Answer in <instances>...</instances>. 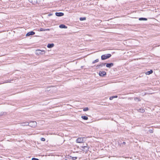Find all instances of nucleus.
Returning <instances> with one entry per match:
<instances>
[{
	"label": "nucleus",
	"instance_id": "2",
	"mask_svg": "<svg viewBox=\"0 0 160 160\" xmlns=\"http://www.w3.org/2000/svg\"><path fill=\"white\" fill-rule=\"evenodd\" d=\"M29 125L32 127H34L37 125V122L35 121H32L29 122Z\"/></svg>",
	"mask_w": 160,
	"mask_h": 160
},
{
	"label": "nucleus",
	"instance_id": "25",
	"mask_svg": "<svg viewBox=\"0 0 160 160\" xmlns=\"http://www.w3.org/2000/svg\"><path fill=\"white\" fill-rule=\"evenodd\" d=\"M149 132L150 133H152L153 132V131L152 130H149Z\"/></svg>",
	"mask_w": 160,
	"mask_h": 160
},
{
	"label": "nucleus",
	"instance_id": "31",
	"mask_svg": "<svg viewBox=\"0 0 160 160\" xmlns=\"http://www.w3.org/2000/svg\"><path fill=\"white\" fill-rule=\"evenodd\" d=\"M46 30H49V29H46Z\"/></svg>",
	"mask_w": 160,
	"mask_h": 160
},
{
	"label": "nucleus",
	"instance_id": "29",
	"mask_svg": "<svg viewBox=\"0 0 160 160\" xmlns=\"http://www.w3.org/2000/svg\"><path fill=\"white\" fill-rule=\"evenodd\" d=\"M52 14H48V16H50L51 15H52Z\"/></svg>",
	"mask_w": 160,
	"mask_h": 160
},
{
	"label": "nucleus",
	"instance_id": "9",
	"mask_svg": "<svg viewBox=\"0 0 160 160\" xmlns=\"http://www.w3.org/2000/svg\"><path fill=\"white\" fill-rule=\"evenodd\" d=\"M56 15L57 16H62L64 15V14L62 12H56Z\"/></svg>",
	"mask_w": 160,
	"mask_h": 160
},
{
	"label": "nucleus",
	"instance_id": "32",
	"mask_svg": "<svg viewBox=\"0 0 160 160\" xmlns=\"http://www.w3.org/2000/svg\"><path fill=\"white\" fill-rule=\"evenodd\" d=\"M67 160V159H65V160Z\"/></svg>",
	"mask_w": 160,
	"mask_h": 160
},
{
	"label": "nucleus",
	"instance_id": "27",
	"mask_svg": "<svg viewBox=\"0 0 160 160\" xmlns=\"http://www.w3.org/2000/svg\"><path fill=\"white\" fill-rule=\"evenodd\" d=\"M45 31V29H43V28H41V31Z\"/></svg>",
	"mask_w": 160,
	"mask_h": 160
},
{
	"label": "nucleus",
	"instance_id": "23",
	"mask_svg": "<svg viewBox=\"0 0 160 160\" xmlns=\"http://www.w3.org/2000/svg\"><path fill=\"white\" fill-rule=\"evenodd\" d=\"M135 100H138V101H139L140 100L138 98H134Z\"/></svg>",
	"mask_w": 160,
	"mask_h": 160
},
{
	"label": "nucleus",
	"instance_id": "19",
	"mask_svg": "<svg viewBox=\"0 0 160 160\" xmlns=\"http://www.w3.org/2000/svg\"><path fill=\"white\" fill-rule=\"evenodd\" d=\"M98 61H99L98 59H97L93 61V62H92V63L94 64V63H95L96 62H98Z\"/></svg>",
	"mask_w": 160,
	"mask_h": 160
},
{
	"label": "nucleus",
	"instance_id": "3",
	"mask_svg": "<svg viewBox=\"0 0 160 160\" xmlns=\"http://www.w3.org/2000/svg\"><path fill=\"white\" fill-rule=\"evenodd\" d=\"M84 138H78L76 140L77 142L79 143H82L83 142Z\"/></svg>",
	"mask_w": 160,
	"mask_h": 160
},
{
	"label": "nucleus",
	"instance_id": "14",
	"mask_svg": "<svg viewBox=\"0 0 160 160\" xmlns=\"http://www.w3.org/2000/svg\"><path fill=\"white\" fill-rule=\"evenodd\" d=\"M118 97L117 96H114L112 97H110L109 98V99L110 100H112L114 98H117Z\"/></svg>",
	"mask_w": 160,
	"mask_h": 160
},
{
	"label": "nucleus",
	"instance_id": "11",
	"mask_svg": "<svg viewBox=\"0 0 160 160\" xmlns=\"http://www.w3.org/2000/svg\"><path fill=\"white\" fill-rule=\"evenodd\" d=\"M54 46V44L53 43L50 44L49 43L47 45V47L49 48H51L53 47Z\"/></svg>",
	"mask_w": 160,
	"mask_h": 160
},
{
	"label": "nucleus",
	"instance_id": "24",
	"mask_svg": "<svg viewBox=\"0 0 160 160\" xmlns=\"http://www.w3.org/2000/svg\"><path fill=\"white\" fill-rule=\"evenodd\" d=\"M41 140L43 141H44L45 140V139L44 138H41Z\"/></svg>",
	"mask_w": 160,
	"mask_h": 160
},
{
	"label": "nucleus",
	"instance_id": "22",
	"mask_svg": "<svg viewBox=\"0 0 160 160\" xmlns=\"http://www.w3.org/2000/svg\"><path fill=\"white\" fill-rule=\"evenodd\" d=\"M88 108H85L83 109V110L84 111H88Z\"/></svg>",
	"mask_w": 160,
	"mask_h": 160
},
{
	"label": "nucleus",
	"instance_id": "17",
	"mask_svg": "<svg viewBox=\"0 0 160 160\" xmlns=\"http://www.w3.org/2000/svg\"><path fill=\"white\" fill-rule=\"evenodd\" d=\"M139 19V20H145V21H146L147 20V18H140Z\"/></svg>",
	"mask_w": 160,
	"mask_h": 160
},
{
	"label": "nucleus",
	"instance_id": "30",
	"mask_svg": "<svg viewBox=\"0 0 160 160\" xmlns=\"http://www.w3.org/2000/svg\"><path fill=\"white\" fill-rule=\"evenodd\" d=\"M123 143L124 144H125V142H123Z\"/></svg>",
	"mask_w": 160,
	"mask_h": 160
},
{
	"label": "nucleus",
	"instance_id": "5",
	"mask_svg": "<svg viewBox=\"0 0 160 160\" xmlns=\"http://www.w3.org/2000/svg\"><path fill=\"white\" fill-rule=\"evenodd\" d=\"M99 75L100 76L103 77L106 75V72L105 71H100L99 72Z\"/></svg>",
	"mask_w": 160,
	"mask_h": 160
},
{
	"label": "nucleus",
	"instance_id": "6",
	"mask_svg": "<svg viewBox=\"0 0 160 160\" xmlns=\"http://www.w3.org/2000/svg\"><path fill=\"white\" fill-rule=\"evenodd\" d=\"M35 34V32L33 31H31L27 33L26 35V36H29L32 35H33Z\"/></svg>",
	"mask_w": 160,
	"mask_h": 160
},
{
	"label": "nucleus",
	"instance_id": "1",
	"mask_svg": "<svg viewBox=\"0 0 160 160\" xmlns=\"http://www.w3.org/2000/svg\"><path fill=\"white\" fill-rule=\"evenodd\" d=\"M111 56V55L110 54L103 55L101 56V59L102 60H104L110 58Z\"/></svg>",
	"mask_w": 160,
	"mask_h": 160
},
{
	"label": "nucleus",
	"instance_id": "10",
	"mask_svg": "<svg viewBox=\"0 0 160 160\" xmlns=\"http://www.w3.org/2000/svg\"><path fill=\"white\" fill-rule=\"evenodd\" d=\"M29 123L28 122H24L22 123H21V126H26L29 125Z\"/></svg>",
	"mask_w": 160,
	"mask_h": 160
},
{
	"label": "nucleus",
	"instance_id": "4",
	"mask_svg": "<svg viewBox=\"0 0 160 160\" xmlns=\"http://www.w3.org/2000/svg\"><path fill=\"white\" fill-rule=\"evenodd\" d=\"M38 1H39V0H28V1L30 2L34 5L37 3Z\"/></svg>",
	"mask_w": 160,
	"mask_h": 160
},
{
	"label": "nucleus",
	"instance_id": "7",
	"mask_svg": "<svg viewBox=\"0 0 160 160\" xmlns=\"http://www.w3.org/2000/svg\"><path fill=\"white\" fill-rule=\"evenodd\" d=\"M106 64V63H102L99 65H98L96 66L97 68H101L103 66H105Z\"/></svg>",
	"mask_w": 160,
	"mask_h": 160
},
{
	"label": "nucleus",
	"instance_id": "13",
	"mask_svg": "<svg viewBox=\"0 0 160 160\" xmlns=\"http://www.w3.org/2000/svg\"><path fill=\"white\" fill-rule=\"evenodd\" d=\"M153 72V71L152 70H150V71H147L145 73L147 75H149L150 74H151Z\"/></svg>",
	"mask_w": 160,
	"mask_h": 160
},
{
	"label": "nucleus",
	"instance_id": "21",
	"mask_svg": "<svg viewBox=\"0 0 160 160\" xmlns=\"http://www.w3.org/2000/svg\"><path fill=\"white\" fill-rule=\"evenodd\" d=\"M45 53V51L44 50H41V54H44Z\"/></svg>",
	"mask_w": 160,
	"mask_h": 160
},
{
	"label": "nucleus",
	"instance_id": "12",
	"mask_svg": "<svg viewBox=\"0 0 160 160\" xmlns=\"http://www.w3.org/2000/svg\"><path fill=\"white\" fill-rule=\"evenodd\" d=\"M59 27L61 28H66L67 27L63 24H61L59 25Z\"/></svg>",
	"mask_w": 160,
	"mask_h": 160
},
{
	"label": "nucleus",
	"instance_id": "18",
	"mask_svg": "<svg viewBox=\"0 0 160 160\" xmlns=\"http://www.w3.org/2000/svg\"><path fill=\"white\" fill-rule=\"evenodd\" d=\"M86 19V18L83 17V18H80V21H83L85 20Z\"/></svg>",
	"mask_w": 160,
	"mask_h": 160
},
{
	"label": "nucleus",
	"instance_id": "26",
	"mask_svg": "<svg viewBox=\"0 0 160 160\" xmlns=\"http://www.w3.org/2000/svg\"><path fill=\"white\" fill-rule=\"evenodd\" d=\"M32 160H39V159H37V158H32Z\"/></svg>",
	"mask_w": 160,
	"mask_h": 160
},
{
	"label": "nucleus",
	"instance_id": "15",
	"mask_svg": "<svg viewBox=\"0 0 160 160\" xmlns=\"http://www.w3.org/2000/svg\"><path fill=\"white\" fill-rule=\"evenodd\" d=\"M138 111L140 112L143 113L145 112V110L143 108H140L138 110Z\"/></svg>",
	"mask_w": 160,
	"mask_h": 160
},
{
	"label": "nucleus",
	"instance_id": "16",
	"mask_svg": "<svg viewBox=\"0 0 160 160\" xmlns=\"http://www.w3.org/2000/svg\"><path fill=\"white\" fill-rule=\"evenodd\" d=\"M81 118L85 120H87L88 119V117L87 116H82Z\"/></svg>",
	"mask_w": 160,
	"mask_h": 160
},
{
	"label": "nucleus",
	"instance_id": "28",
	"mask_svg": "<svg viewBox=\"0 0 160 160\" xmlns=\"http://www.w3.org/2000/svg\"><path fill=\"white\" fill-rule=\"evenodd\" d=\"M39 51H40V50H37L36 51V53L37 54H38V52H39Z\"/></svg>",
	"mask_w": 160,
	"mask_h": 160
},
{
	"label": "nucleus",
	"instance_id": "8",
	"mask_svg": "<svg viewBox=\"0 0 160 160\" xmlns=\"http://www.w3.org/2000/svg\"><path fill=\"white\" fill-rule=\"evenodd\" d=\"M113 63H107L106 64V66L107 68H110L112 67L113 66Z\"/></svg>",
	"mask_w": 160,
	"mask_h": 160
},
{
	"label": "nucleus",
	"instance_id": "20",
	"mask_svg": "<svg viewBox=\"0 0 160 160\" xmlns=\"http://www.w3.org/2000/svg\"><path fill=\"white\" fill-rule=\"evenodd\" d=\"M81 148H82L83 149L85 148H87L88 149L89 148V147L87 146H82L81 147Z\"/></svg>",
	"mask_w": 160,
	"mask_h": 160
}]
</instances>
